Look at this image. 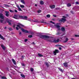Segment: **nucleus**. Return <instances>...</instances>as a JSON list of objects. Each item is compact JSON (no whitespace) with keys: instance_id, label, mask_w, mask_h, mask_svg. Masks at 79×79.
Listing matches in <instances>:
<instances>
[{"instance_id":"obj_1","label":"nucleus","mask_w":79,"mask_h":79,"mask_svg":"<svg viewBox=\"0 0 79 79\" xmlns=\"http://www.w3.org/2000/svg\"><path fill=\"white\" fill-rule=\"evenodd\" d=\"M47 41L49 42H53L54 43H57L59 42L60 41V40L59 39H57L56 40V39H53V38H52L50 39L47 40Z\"/></svg>"},{"instance_id":"obj_2","label":"nucleus","mask_w":79,"mask_h":79,"mask_svg":"<svg viewBox=\"0 0 79 79\" xmlns=\"http://www.w3.org/2000/svg\"><path fill=\"white\" fill-rule=\"evenodd\" d=\"M54 26L56 28H57L58 31H60L61 29H60V24L59 23H57L54 25Z\"/></svg>"},{"instance_id":"obj_3","label":"nucleus","mask_w":79,"mask_h":79,"mask_svg":"<svg viewBox=\"0 0 79 79\" xmlns=\"http://www.w3.org/2000/svg\"><path fill=\"white\" fill-rule=\"evenodd\" d=\"M40 38L41 39H44V38H46V39H49V37L47 35H42L40 36Z\"/></svg>"},{"instance_id":"obj_4","label":"nucleus","mask_w":79,"mask_h":79,"mask_svg":"<svg viewBox=\"0 0 79 79\" xmlns=\"http://www.w3.org/2000/svg\"><path fill=\"white\" fill-rule=\"evenodd\" d=\"M59 53V51L57 49H56L55 51L53 52V54L54 55H56V53Z\"/></svg>"},{"instance_id":"obj_5","label":"nucleus","mask_w":79,"mask_h":79,"mask_svg":"<svg viewBox=\"0 0 79 79\" xmlns=\"http://www.w3.org/2000/svg\"><path fill=\"white\" fill-rule=\"evenodd\" d=\"M23 19L28 20V21H31V19H27V17L26 16H23Z\"/></svg>"},{"instance_id":"obj_6","label":"nucleus","mask_w":79,"mask_h":79,"mask_svg":"<svg viewBox=\"0 0 79 79\" xmlns=\"http://www.w3.org/2000/svg\"><path fill=\"white\" fill-rule=\"evenodd\" d=\"M66 21V19L64 18H63L59 20V21L60 22H63V23H64Z\"/></svg>"},{"instance_id":"obj_7","label":"nucleus","mask_w":79,"mask_h":79,"mask_svg":"<svg viewBox=\"0 0 79 79\" xmlns=\"http://www.w3.org/2000/svg\"><path fill=\"white\" fill-rule=\"evenodd\" d=\"M17 27H19V28L20 29H21V26L23 27L24 26V25H22V24L20 23H19V25H17Z\"/></svg>"},{"instance_id":"obj_8","label":"nucleus","mask_w":79,"mask_h":79,"mask_svg":"<svg viewBox=\"0 0 79 79\" xmlns=\"http://www.w3.org/2000/svg\"><path fill=\"white\" fill-rule=\"evenodd\" d=\"M14 18L16 19H19V16L17 15H15L13 17Z\"/></svg>"},{"instance_id":"obj_9","label":"nucleus","mask_w":79,"mask_h":79,"mask_svg":"<svg viewBox=\"0 0 79 79\" xmlns=\"http://www.w3.org/2000/svg\"><path fill=\"white\" fill-rule=\"evenodd\" d=\"M21 30L22 31L24 32H25V33H29V31H27V30H24L23 28H22Z\"/></svg>"},{"instance_id":"obj_10","label":"nucleus","mask_w":79,"mask_h":79,"mask_svg":"<svg viewBox=\"0 0 79 79\" xmlns=\"http://www.w3.org/2000/svg\"><path fill=\"white\" fill-rule=\"evenodd\" d=\"M0 18H1V19H4V17H3V14L1 13L0 14Z\"/></svg>"},{"instance_id":"obj_11","label":"nucleus","mask_w":79,"mask_h":79,"mask_svg":"<svg viewBox=\"0 0 79 79\" xmlns=\"http://www.w3.org/2000/svg\"><path fill=\"white\" fill-rule=\"evenodd\" d=\"M50 7L52 9H53V8H55V6L54 5H51L50 6Z\"/></svg>"},{"instance_id":"obj_12","label":"nucleus","mask_w":79,"mask_h":79,"mask_svg":"<svg viewBox=\"0 0 79 79\" xmlns=\"http://www.w3.org/2000/svg\"><path fill=\"white\" fill-rule=\"evenodd\" d=\"M12 61L14 64H16V61H15V60L14 59H12Z\"/></svg>"},{"instance_id":"obj_13","label":"nucleus","mask_w":79,"mask_h":79,"mask_svg":"<svg viewBox=\"0 0 79 79\" xmlns=\"http://www.w3.org/2000/svg\"><path fill=\"white\" fill-rule=\"evenodd\" d=\"M64 66L65 67H67L68 66V63H64Z\"/></svg>"},{"instance_id":"obj_14","label":"nucleus","mask_w":79,"mask_h":79,"mask_svg":"<svg viewBox=\"0 0 79 79\" xmlns=\"http://www.w3.org/2000/svg\"><path fill=\"white\" fill-rule=\"evenodd\" d=\"M7 22L9 25H11V21L9 20L7 21Z\"/></svg>"},{"instance_id":"obj_15","label":"nucleus","mask_w":79,"mask_h":79,"mask_svg":"<svg viewBox=\"0 0 79 79\" xmlns=\"http://www.w3.org/2000/svg\"><path fill=\"white\" fill-rule=\"evenodd\" d=\"M44 1H41L40 2V5H44Z\"/></svg>"},{"instance_id":"obj_16","label":"nucleus","mask_w":79,"mask_h":79,"mask_svg":"<svg viewBox=\"0 0 79 79\" xmlns=\"http://www.w3.org/2000/svg\"><path fill=\"white\" fill-rule=\"evenodd\" d=\"M19 18H20V19H23V16H19Z\"/></svg>"},{"instance_id":"obj_17","label":"nucleus","mask_w":79,"mask_h":79,"mask_svg":"<svg viewBox=\"0 0 79 79\" xmlns=\"http://www.w3.org/2000/svg\"><path fill=\"white\" fill-rule=\"evenodd\" d=\"M61 31H65V29L64 28V27H62V28H61Z\"/></svg>"},{"instance_id":"obj_18","label":"nucleus","mask_w":79,"mask_h":79,"mask_svg":"<svg viewBox=\"0 0 79 79\" xmlns=\"http://www.w3.org/2000/svg\"><path fill=\"white\" fill-rule=\"evenodd\" d=\"M1 47H2V48L3 49V50H5V46H3V45H2Z\"/></svg>"},{"instance_id":"obj_19","label":"nucleus","mask_w":79,"mask_h":79,"mask_svg":"<svg viewBox=\"0 0 79 79\" xmlns=\"http://www.w3.org/2000/svg\"><path fill=\"white\" fill-rule=\"evenodd\" d=\"M38 55L40 57H42L43 56V55L39 53L38 54Z\"/></svg>"},{"instance_id":"obj_20","label":"nucleus","mask_w":79,"mask_h":79,"mask_svg":"<svg viewBox=\"0 0 79 79\" xmlns=\"http://www.w3.org/2000/svg\"><path fill=\"white\" fill-rule=\"evenodd\" d=\"M5 13H6V16H9V14H8V12H7V11H5Z\"/></svg>"},{"instance_id":"obj_21","label":"nucleus","mask_w":79,"mask_h":79,"mask_svg":"<svg viewBox=\"0 0 79 79\" xmlns=\"http://www.w3.org/2000/svg\"><path fill=\"white\" fill-rule=\"evenodd\" d=\"M0 38L1 39H2V40H4V38L0 34Z\"/></svg>"},{"instance_id":"obj_22","label":"nucleus","mask_w":79,"mask_h":79,"mask_svg":"<svg viewBox=\"0 0 79 79\" xmlns=\"http://www.w3.org/2000/svg\"><path fill=\"white\" fill-rule=\"evenodd\" d=\"M68 40H69L68 38H66V39H65V40L64 41V42H68Z\"/></svg>"},{"instance_id":"obj_23","label":"nucleus","mask_w":79,"mask_h":79,"mask_svg":"<svg viewBox=\"0 0 79 79\" xmlns=\"http://www.w3.org/2000/svg\"><path fill=\"white\" fill-rule=\"evenodd\" d=\"M67 6L68 7H69L70 6H71V4L68 3V4H67Z\"/></svg>"},{"instance_id":"obj_24","label":"nucleus","mask_w":79,"mask_h":79,"mask_svg":"<svg viewBox=\"0 0 79 79\" xmlns=\"http://www.w3.org/2000/svg\"><path fill=\"white\" fill-rule=\"evenodd\" d=\"M21 2L22 3H23V4H25V2H24V0H21Z\"/></svg>"},{"instance_id":"obj_25","label":"nucleus","mask_w":79,"mask_h":79,"mask_svg":"<svg viewBox=\"0 0 79 79\" xmlns=\"http://www.w3.org/2000/svg\"><path fill=\"white\" fill-rule=\"evenodd\" d=\"M20 75L22 77H23V78H24V77H25V76L23 74H21Z\"/></svg>"},{"instance_id":"obj_26","label":"nucleus","mask_w":79,"mask_h":79,"mask_svg":"<svg viewBox=\"0 0 79 79\" xmlns=\"http://www.w3.org/2000/svg\"><path fill=\"white\" fill-rule=\"evenodd\" d=\"M46 17H47V18H50V15H46Z\"/></svg>"},{"instance_id":"obj_27","label":"nucleus","mask_w":79,"mask_h":79,"mask_svg":"<svg viewBox=\"0 0 79 79\" xmlns=\"http://www.w3.org/2000/svg\"><path fill=\"white\" fill-rule=\"evenodd\" d=\"M18 10L19 11H23V10L21 9L20 7H19L18 8Z\"/></svg>"},{"instance_id":"obj_28","label":"nucleus","mask_w":79,"mask_h":79,"mask_svg":"<svg viewBox=\"0 0 79 79\" xmlns=\"http://www.w3.org/2000/svg\"><path fill=\"white\" fill-rule=\"evenodd\" d=\"M9 11L10 13H13L14 12V11L12 10H9Z\"/></svg>"},{"instance_id":"obj_29","label":"nucleus","mask_w":79,"mask_h":79,"mask_svg":"<svg viewBox=\"0 0 79 79\" xmlns=\"http://www.w3.org/2000/svg\"><path fill=\"white\" fill-rule=\"evenodd\" d=\"M58 69L59 70H60V71H61V72H63V70H62V69H61L60 68H59Z\"/></svg>"},{"instance_id":"obj_30","label":"nucleus","mask_w":79,"mask_h":79,"mask_svg":"<svg viewBox=\"0 0 79 79\" xmlns=\"http://www.w3.org/2000/svg\"><path fill=\"white\" fill-rule=\"evenodd\" d=\"M20 7H21V8H24V6L23 5H20Z\"/></svg>"},{"instance_id":"obj_31","label":"nucleus","mask_w":79,"mask_h":79,"mask_svg":"<svg viewBox=\"0 0 79 79\" xmlns=\"http://www.w3.org/2000/svg\"><path fill=\"white\" fill-rule=\"evenodd\" d=\"M60 32H58L56 33V35H60Z\"/></svg>"},{"instance_id":"obj_32","label":"nucleus","mask_w":79,"mask_h":79,"mask_svg":"<svg viewBox=\"0 0 79 79\" xmlns=\"http://www.w3.org/2000/svg\"><path fill=\"white\" fill-rule=\"evenodd\" d=\"M41 12V10H39L38 11V13H40Z\"/></svg>"},{"instance_id":"obj_33","label":"nucleus","mask_w":79,"mask_h":79,"mask_svg":"<svg viewBox=\"0 0 79 79\" xmlns=\"http://www.w3.org/2000/svg\"><path fill=\"white\" fill-rule=\"evenodd\" d=\"M45 64L47 66H48V63L47 62H46Z\"/></svg>"},{"instance_id":"obj_34","label":"nucleus","mask_w":79,"mask_h":79,"mask_svg":"<svg viewBox=\"0 0 79 79\" xmlns=\"http://www.w3.org/2000/svg\"><path fill=\"white\" fill-rule=\"evenodd\" d=\"M2 79H6V77H2Z\"/></svg>"},{"instance_id":"obj_35","label":"nucleus","mask_w":79,"mask_h":79,"mask_svg":"<svg viewBox=\"0 0 79 79\" xmlns=\"http://www.w3.org/2000/svg\"><path fill=\"white\" fill-rule=\"evenodd\" d=\"M21 64L23 66H25V64L24 63H22Z\"/></svg>"},{"instance_id":"obj_36","label":"nucleus","mask_w":79,"mask_h":79,"mask_svg":"<svg viewBox=\"0 0 79 79\" xmlns=\"http://www.w3.org/2000/svg\"><path fill=\"white\" fill-rule=\"evenodd\" d=\"M33 22H39V21H38V20H36L35 21H33Z\"/></svg>"},{"instance_id":"obj_37","label":"nucleus","mask_w":79,"mask_h":79,"mask_svg":"<svg viewBox=\"0 0 79 79\" xmlns=\"http://www.w3.org/2000/svg\"><path fill=\"white\" fill-rule=\"evenodd\" d=\"M28 37L31 38L32 37V35H29L28 36Z\"/></svg>"},{"instance_id":"obj_38","label":"nucleus","mask_w":79,"mask_h":79,"mask_svg":"<svg viewBox=\"0 0 79 79\" xmlns=\"http://www.w3.org/2000/svg\"><path fill=\"white\" fill-rule=\"evenodd\" d=\"M3 20H0V22H1V23H3Z\"/></svg>"},{"instance_id":"obj_39","label":"nucleus","mask_w":79,"mask_h":79,"mask_svg":"<svg viewBox=\"0 0 79 79\" xmlns=\"http://www.w3.org/2000/svg\"><path fill=\"white\" fill-rule=\"evenodd\" d=\"M75 37H79V35H75Z\"/></svg>"},{"instance_id":"obj_40","label":"nucleus","mask_w":79,"mask_h":79,"mask_svg":"<svg viewBox=\"0 0 79 79\" xmlns=\"http://www.w3.org/2000/svg\"><path fill=\"white\" fill-rule=\"evenodd\" d=\"M9 30H10V31H11V30H12V28H11V27H9Z\"/></svg>"},{"instance_id":"obj_41","label":"nucleus","mask_w":79,"mask_h":79,"mask_svg":"<svg viewBox=\"0 0 79 79\" xmlns=\"http://www.w3.org/2000/svg\"><path fill=\"white\" fill-rule=\"evenodd\" d=\"M33 70H34V69L32 68H31V71H33Z\"/></svg>"},{"instance_id":"obj_42","label":"nucleus","mask_w":79,"mask_h":79,"mask_svg":"<svg viewBox=\"0 0 79 79\" xmlns=\"http://www.w3.org/2000/svg\"><path fill=\"white\" fill-rule=\"evenodd\" d=\"M25 42H27V39H25L24 40Z\"/></svg>"},{"instance_id":"obj_43","label":"nucleus","mask_w":79,"mask_h":79,"mask_svg":"<svg viewBox=\"0 0 79 79\" xmlns=\"http://www.w3.org/2000/svg\"><path fill=\"white\" fill-rule=\"evenodd\" d=\"M50 23H52V24H55V23H54V22H52V21H50Z\"/></svg>"},{"instance_id":"obj_44","label":"nucleus","mask_w":79,"mask_h":79,"mask_svg":"<svg viewBox=\"0 0 79 79\" xmlns=\"http://www.w3.org/2000/svg\"><path fill=\"white\" fill-rule=\"evenodd\" d=\"M14 10L15 13H18V11L17 10Z\"/></svg>"},{"instance_id":"obj_45","label":"nucleus","mask_w":79,"mask_h":79,"mask_svg":"<svg viewBox=\"0 0 79 79\" xmlns=\"http://www.w3.org/2000/svg\"><path fill=\"white\" fill-rule=\"evenodd\" d=\"M56 46H59V47H61V45H56Z\"/></svg>"},{"instance_id":"obj_46","label":"nucleus","mask_w":79,"mask_h":79,"mask_svg":"<svg viewBox=\"0 0 79 79\" xmlns=\"http://www.w3.org/2000/svg\"><path fill=\"white\" fill-rule=\"evenodd\" d=\"M16 30H19V28H18V27H16Z\"/></svg>"},{"instance_id":"obj_47","label":"nucleus","mask_w":79,"mask_h":79,"mask_svg":"<svg viewBox=\"0 0 79 79\" xmlns=\"http://www.w3.org/2000/svg\"><path fill=\"white\" fill-rule=\"evenodd\" d=\"M76 3L77 4H79V2H76Z\"/></svg>"},{"instance_id":"obj_48","label":"nucleus","mask_w":79,"mask_h":79,"mask_svg":"<svg viewBox=\"0 0 79 79\" xmlns=\"http://www.w3.org/2000/svg\"><path fill=\"white\" fill-rule=\"evenodd\" d=\"M53 16H54V17H56V16L55 15H53Z\"/></svg>"},{"instance_id":"obj_49","label":"nucleus","mask_w":79,"mask_h":79,"mask_svg":"<svg viewBox=\"0 0 79 79\" xmlns=\"http://www.w3.org/2000/svg\"><path fill=\"white\" fill-rule=\"evenodd\" d=\"M59 50H61V47H59Z\"/></svg>"},{"instance_id":"obj_50","label":"nucleus","mask_w":79,"mask_h":79,"mask_svg":"<svg viewBox=\"0 0 79 79\" xmlns=\"http://www.w3.org/2000/svg\"><path fill=\"white\" fill-rule=\"evenodd\" d=\"M13 27L15 28V24H14L13 26Z\"/></svg>"},{"instance_id":"obj_51","label":"nucleus","mask_w":79,"mask_h":79,"mask_svg":"<svg viewBox=\"0 0 79 79\" xmlns=\"http://www.w3.org/2000/svg\"><path fill=\"white\" fill-rule=\"evenodd\" d=\"M17 7L18 8H20L19 6L18 5L17 6Z\"/></svg>"},{"instance_id":"obj_52","label":"nucleus","mask_w":79,"mask_h":79,"mask_svg":"<svg viewBox=\"0 0 79 79\" xmlns=\"http://www.w3.org/2000/svg\"><path fill=\"white\" fill-rule=\"evenodd\" d=\"M63 18H66V17H65V16H63Z\"/></svg>"},{"instance_id":"obj_53","label":"nucleus","mask_w":79,"mask_h":79,"mask_svg":"<svg viewBox=\"0 0 79 79\" xmlns=\"http://www.w3.org/2000/svg\"><path fill=\"white\" fill-rule=\"evenodd\" d=\"M71 13H72V14H73V11H71Z\"/></svg>"},{"instance_id":"obj_54","label":"nucleus","mask_w":79,"mask_h":79,"mask_svg":"<svg viewBox=\"0 0 79 79\" xmlns=\"http://www.w3.org/2000/svg\"><path fill=\"white\" fill-rule=\"evenodd\" d=\"M19 34H20V35H21V32H19Z\"/></svg>"},{"instance_id":"obj_55","label":"nucleus","mask_w":79,"mask_h":79,"mask_svg":"<svg viewBox=\"0 0 79 79\" xmlns=\"http://www.w3.org/2000/svg\"><path fill=\"white\" fill-rule=\"evenodd\" d=\"M4 29H6V27H5Z\"/></svg>"},{"instance_id":"obj_56","label":"nucleus","mask_w":79,"mask_h":79,"mask_svg":"<svg viewBox=\"0 0 79 79\" xmlns=\"http://www.w3.org/2000/svg\"><path fill=\"white\" fill-rule=\"evenodd\" d=\"M71 40H74V39H73V38H71Z\"/></svg>"},{"instance_id":"obj_57","label":"nucleus","mask_w":79,"mask_h":79,"mask_svg":"<svg viewBox=\"0 0 79 79\" xmlns=\"http://www.w3.org/2000/svg\"><path fill=\"white\" fill-rule=\"evenodd\" d=\"M33 44H35V43H34V42H33Z\"/></svg>"},{"instance_id":"obj_58","label":"nucleus","mask_w":79,"mask_h":79,"mask_svg":"<svg viewBox=\"0 0 79 79\" xmlns=\"http://www.w3.org/2000/svg\"><path fill=\"white\" fill-rule=\"evenodd\" d=\"M52 20H53V21H55V19H52Z\"/></svg>"},{"instance_id":"obj_59","label":"nucleus","mask_w":79,"mask_h":79,"mask_svg":"<svg viewBox=\"0 0 79 79\" xmlns=\"http://www.w3.org/2000/svg\"><path fill=\"white\" fill-rule=\"evenodd\" d=\"M35 6H37V4H35Z\"/></svg>"},{"instance_id":"obj_60","label":"nucleus","mask_w":79,"mask_h":79,"mask_svg":"<svg viewBox=\"0 0 79 79\" xmlns=\"http://www.w3.org/2000/svg\"><path fill=\"white\" fill-rule=\"evenodd\" d=\"M66 16H68V15H66Z\"/></svg>"},{"instance_id":"obj_61","label":"nucleus","mask_w":79,"mask_h":79,"mask_svg":"<svg viewBox=\"0 0 79 79\" xmlns=\"http://www.w3.org/2000/svg\"><path fill=\"white\" fill-rule=\"evenodd\" d=\"M60 39H62V38H60Z\"/></svg>"},{"instance_id":"obj_62","label":"nucleus","mask_w":79,"mask_h":79,"mask_svg":"<svg viewBox=\"0 0 79 79\" xmlns=\"http://www.w3.org/2000/svg\"><path fill=\"white\" fill-rule=\"evenodd\" d=\"M9 76H10V77H11V76L10 75V74H9Z\"/></svg>"},{"instance_id":"obj_63","label":"nucleus","mask_w":79,"mask_h":79,"mask_svg":"<svg viewBox=\"0 0 79 79\" xmlns=\"http://www.w3.org/2000/svg\"><path fill=\"white\" fill-rule=\"evenodd\" d=\"M44 23H46V22H44Z\"/></svg>"},{"instance_id":"obj_64","label":"nucleus","mask_w":79,"mask_h":79,"mask_svg":"<svg viewBox=\"0 0 79 79\" xmlns=\"http://www.w3.org/2000/svg\"><path fill=\"white\" fill-rule=\"evenodd\" d=\"M22 56V57H23V56Z\"/></svg>"}]
</instances>
